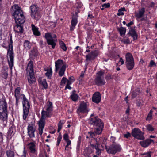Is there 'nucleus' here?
Wrapping results in <instances>:
<instances>
[{"label": "nucleus", "mask_w": 157, "mask_h": 157, "mask_svg": "<svg viewBox=\"0 0 157 157\" xmlns=\"http://www.w3.org/2000/svg\"><path fill=\"white\" fill-rule=\"evenodd\" d=\"M48 103L47 105L46 110L51 112L53 110V105L52 103L50 101H48Z\"/></svg>", "instance_id": "37"}, {"label": "nucleus", "mask_w": 157, "mask_h": 157, "mask_svg": "<svg viewBox=\"0 0 157 157\" xmlns=\"http://www.w3.org/2000/svg\"><path fill=\"white\" fill-rule=\"evenodd\" d=\"M96 143V144H91V147L95 148L96 149H98V143L97 141V139H95Z\"/></svg>", "instance_id": "43"}, {"label": "nucleus", "mask_w": 157, "mask_h": 157, "mask_svg": "<svg viewBox=\"0 0 157 157\" xmlns=\"http://www.w3.org/2000/svg\"><path fill=\"white\" fill-rule=\"evenodd\" d=\"M63 123H61V121H60L58 124V128L61 129L62 127Z\"/></svg>", "instance_id": "53"}, {"label": "nucleus", "mask_w": 157, "mask_h": 157, "mask_svg": "<svg viewBox=\"0 0 157 157\" xmlns=\"http://www.w3.org/2000/svg\"><path fill=\"white\" fill-rule=\"evenodd\" d=\"M7 105L4 98L0 99V114H8Z\"/></svg>", "instance_id": "11"}, {"label": "nucleus", "mask_w": 157, "mask_h": 157, "mask_svg": "<svg viewBox=\"0 0 157 157\" xmlns=\"http://www.w3.org/2000/svg\"><path fill=\"white\" fill-rule=\"evenodd\" d=\"M124 14V13L122 12L121 11H119V10H118V13H117L118 16L123 15Z\"/></svg>", "instance_id": "58"}, {"label": "nucleus", "mask_w": 157, "mask_h": 157, "mask_svg": "<svg viewBox=\"0 0 157 157\" xmlns=\"http://www.w3.org/2000/svg\"><path fill=\"white\" fill-rule=\"evenodd\" d=\"M33 67V62L30 60L28 64L26 69L27 78L30 85L35 82L36 80Z\"/></svg>", "instance_id": "2"}, {"label": "nucleus", "mask_w": 157, "mask_h": 157, "mask_svg": "<svg viewBox=\"0 0 157 157\" xmlns=\"http://www.w3.org/2000/svg\"><path fill=\"white\" fill-rule=\"evenodd\" d=\"M22 24H16V25L14 27V29L15 32L18 33H23V26Z\"/></svg>", "instance_id": "22"}, {"label": "nucleus", "mask_w": 157, "mask_h": 157, "mask_svg": "<svg viewBox=\"0 0 157 157\" xmlns=\"http://www.w3.org/2000/svg\"><path fill=\"white\" fill-rule=\"evenodd\" d=\"M127 34L128 36H131L132 37L133 40H135L137 39V35L135 31L134 28L131 27Z\"/></svg>", "instance_id": "21"}, {"label": "nucleus", "mask_w": 157, "mask_h": 157, "mask_svg": "<svg viewBox=\"0 0 157 157\" xmlns=\"http://www.w3.org/2000/svg\"><path fill=\"white\" fill-rule=\"evenodd\" d=\"M30 8L31 11V17L35 20H39L41 17V14L39 7L37 6L33 5L30 6Z\"/></svg>", "instance_id": "7"}, {"label": "nucleus", "mask_w": 157, "mask_h": 157, "mask_svg": "<svg viewBox=\"0 0 157 157\" xmlns=\"http://www.w3.org/2000/svg\"><path fill=\"white\" fill-rule=\"evenodd\" d=\"M21 88L20 87H17L14 91V96L15 97L21 96Z\"/></svg>", "instance_id": "33"}, {"label": "nucleus", "mask_w": 157, "mask_h": 157, "mask_svg": "<svg viewBox=\"0 0 157 157\" xmlns=\"http://www.w3.org/2000/svg\"><path fill=\"white\" fill-rule=\"evenodd\" d=\"M88 105V102H85L82 101L80 103L79 107L77 109L78 112L86 113L88 110L87 109V107Z\"/></svg>", "instance_id": "14"}, {"label": "nucleus", "mask_w": 157, "mask_h": 157, "mask_svg": "<svg viewBox=\"0 0 157 157\" xmlns=\"http://www.w3.org/2000/svg\"><path fill=\"white\" fill-rule=\"evenodd\" d=\"M69 80H70L71 82H73L75 81V79L73 77L71 76L69 78Z\"/></svg>", "instance_id": "62"}, {"label": "nucleus", "mask_w": 157, "mask_h": 157, "mask_svg": "<svg viewBox=\"0 0 157 157\" xmlns=\"http://www.w3.org/2000/svg\"><path fill=\"white\" fill-rule=\"evenodd\" d=\"M42 84L44 88L46 89L48 88V85L45 79H43L42 81Z\"/></svg>", "instance_id": "42"}, {"label": "nucleus", "mask_w": 157, "mask_h": 157, "mask_svg": "<svg viewBox=\"0 0 157 157\" xmlns=\"http://www.w3.org/2000/svg\"><path fill=\"white\" fill-rule=\"evenodd\" d=\"M96 150V153L97 155H99L101 152V150L100 149H99V148H98V149H97Z\"/></svg>", "instance_id": "56"}, {"label": "nucleus", "mask_w": 157, "mask_h": 157, "mask_svg": "<svg viewBox=\"0 0 157 157\" xmlns=\"http://www.w3.org/2000/svg\"><path fill=\"white\" fill-rule=\"evenodd\" d=\"M71 98L74 101H76L77 100L78 98V96L76 94V91L73 90L72 92V94L70 96Z\"/></svg>", "instance_id": "29"}, {"label": "nucleus", "mask_w": 157, "mask_h": 157, "mask_svg": "<svg viewBox=\"0 0 157 157\" xmlns=\"http://www.w3.org/2000/svg\"><path fill=\"white\" fill-rule=\"evenodd\" d=\"M66 66V64L63 60L59 59L55 62L56 71H57L60 68Z\"/></svg>", "instance_id": "17"}, {"label": "nucleus", "mask_w": 157, "mask_h": 157, "mask_svg": "<svg viewBox=\"0 0 157 157\" xmlns=\"http://www.w3.org/2000/svg\"><path fill=\"white\" fill-rule=\"evenodd\" d=\"M16 98V105L17 106L18 105V103L19 101V99L20 98V97H15Z\"/></svg>", "instance_id": "50"}, {"label": "nucleus", "mask_w": 157, "mask_h": 157, "mask_svg": "<svg viewBox=\"0 0 157 157\" xmlns=\"http://www.w3.org/2000/svg\"><path fill=\"white\" fill-rule=\"evenodd\" d=\"M10 11L13 17L23 13L21 7L17 4H15L12 6Z\"/></svg>", "instance_id": "12"}, {"label": "nucleus", "mask_w": 157, "mask_h": 157, "mask_svg": "<svg viewBox=\"0 0 157 157\" xmlns=\"http://www.w3.org/2000/svg\"><path fill=\"white\" fill-rule=\"evenodd\" d=\"M6 154L7 157H14L15 156L14 152L10 150L6 151Z\"/></svg>", "instance_id": "34"}, {"label": "nucleus", "mask_w": 157, "mask_h": 157, "mask_svg": "<svg viewBox=\"0 0 157 157\" xmlns=\"http://www.w3.org/2000/svg\"><path fill=\"white\" fill-rule=\"evenodd\" d=\"M38 55L37 51L35 49H33L31 50L29 56L30 57L32 58L33 56L34 57H36L38 56Z\"/></svg>", "instance_id": "36"}, {"label": "nucleus", "mask_w": 157, "mask_h": 157, "mask_svg": "<svg viewBox=\"0 0 157 157\" xmlns=\"http://www.w3.org/2000/svg\"><path fill=\"white\" fill-rule=\"evenodd\" d=\"M78 17L77 13H75V14H73L72 15V20L71 21V26L70 28V30L71 31H72L74 30L75 26L77 23Z\"/></svg>", "instance_id": "16"}, {"label": "nucleus", "mask_w": 157, "mask_h": 157, "mask_svg": "<svg viewBox=\"0 0 157 157\" xmlns=\"http://www.w3.org/2000/svg\"><path fill=\"white\" fill-rule=\"evenodd\" d=\"M51 112L47 110L42 111L41 117L38 122L39 133L40 135H41L43 133V130L45 124V119L46 117H51Z\"/></svg>", "instance_id": "3"}, {"label": "nucleus", "mask_w": 157, "mask_h": 157, "mask_svg": "<svg viewBox=\"0 0 157 157\" xmlns=\"http://www.w3.org/2000/svg\"><path fill=\"white\" fill-rule=\"evenodd\" d=\"M13 41L12 40V37L11 35L10 37V41L8 45V48L7 49V56H9L10 60H8V62L9 67L11 70L13 65V61L14 56V52L13 48Z\"/></svg>", "instance_id": "4"}, {"label": "nucleus", "mask_w": 157, "mask_h": 157, "mask_svg": "<svg viewBox=\"0 0 157 157\" xmlns=\"http://www.w3.org/2000/svg\"><path fill=\"white\" fill-rule=\"evenodd\" d=\"M112 78L113 77L111 76V75L110 74H108L105 77V78L107 81H108Z\"/></svg>", "instance_id": "48"}, {"label": "nucleus", "mask_w": 157, "mask_h": 157, "mask_svg": "<svg viewBox=\"0 0 157 157\" xmlns=\"http://www.w3.org/2000/svg\"><path fill=\"white\" fill-rule=\"evenodd\" d=\"M153 112V111L152 110L150 111L146 118L147 120L150 121L152 118V114Z\"/></svg>", "instance_id": "39"}, {"label": "nucleus", "mask_w": 157, "mask_h": 157, "mask_svg": "<svg viewBox=\"0 0 157 157\" xmlns=\"http://www.w3.org/2000/svg\"><path fill=\"white\" fill-rule=\"evenodd\" d=\"M13 17L16 24H22L25 21V19L24 15L23 13L18 14Z\"/></svg>", "instance_id": "13"}, {"label": "nucleus", "mask_w": 157, "mask_h": 157, "mask_svg": "<svg viewBox=\"0 0 157 157\" xmlns=\"http://www.w3.org/2000/svg\"><path fill=\"white\" fill-rule=\"evenodd\" d=\"M150 67H152L153 66H156V64L155 63L153 60H151L150 61Z\"/></svg>", "instance_id": "55"}, {"label": "nucleus", "mask_w": 157, "mask_h": 157, "mask_svg": "<svg viewBox=\"0 0 157 157\" xmlns=\"http://www.w3.org/2000/svg\"><path fill=\"white\" fill-rule=\"evenodd\" d=\"M66 66H63L60 68V70L59 71V75L60 77H62L64 74L65 71L66 70Z\"/></svg>", "instance_id": "32"}, {"label": "nucleus", "mask_w": 157, "mask_h": 157, "mask_svg": "<svg viewBox=\"0 0 157 157\" xmlns=\"http://www.w3.org/2000/svg\"><path fill=\"white\" fill-rule=\"evenodd\" d=\"M97 56V54L95 52L92 51L86 56L85 60L87 61L94 60Z\"/></svg>", "instance_id": "20"}, {"label": "nucleus", "mask_w": 157, "mask_h": 157, "mask_svg": "<svg viewBox=\"0 0 157 157\" xmlns=\"http://www.w3.org/2000/svg\"><path fill=\"white\" fill-rule=\"evenodd\" d=\"M133 24V22L132 21H131L129 23H128V24H126V25L128 27H129L130 26H131Z\"/></svg>", "instance_id": "61"}, {"label": "nucleus", "mask_w": 157, "mask_h": 157, "mask_svg": "<svg viewBox=\"0 0 157 157\" xmlns=\"http://www.w3.org/2000/svg\"><path fill=\"white\" fill-rule=\"evenodd\" d=\"M3 140V136L2 133H0V142Z\"/></svg>", "instance_id": "64"}, {"label": "nucleus", "mask_w": 157, "mask_h": 157, "mask_svg": "<svg viewBox=\"0 0 157 157\" xmlns=\"http://www.w3.org/2000/svg\"><path fill=\"white\" fill-rule=\"evenodd\" d=\"M28 145L29 146L30 152L33 153H34L36 151V145L35 143L34 142H30L28 144Z\"/></svg>", "instance_id": "26"}, {"label": "nucleus", "mask_w": 157, "mask_h": 157, "mask_svg": "<svg viewBox=\"0 0 157 157\" xmlns=\"http://www.w3.org/2000/svg\"><path fill=\"white\" fill-rule=\"evenodd\" d=\"M154 143L153 140L150 139H147L140 142V144L141 146L144 147H148L151 143Z\"/></svg>", "instance_id": "18"}, {"label": "nucleus", "mask_w": 157, "mask_h": 157, "mask_svg": "<svg viewBox=\"0 0 157 157\" xmlns=\"http://www.w3.org/2000/svg\"><path fill=\"white\" fill-rule=\"evenodd\" d=\"M47 44L49 45H51L52 49H54L56 44L57 40L55 39H48L47 41Z\"/></svg>", "instance_id": "24"}, {"label": "nucleus", "mask_w": 157, "mask_h": 157, "mask_svg": "<svg viewBox=\"0 0 157 157\" xmlns=\"http://www.w3.org/2000/svg\"><path fill=\"white\" fill-rule=\"evenodd\" d=\"M144 132L141 131L138 128H135L132 129L131 135L132 136L138 139L143 140L145 138L144 136Z\"/></svg>", "instance_id": "10"}, {"label": "nucleus", "mask_w": 157, "mask_h": 157, "mask_svg": "<svg viewBox=\"0 0 157 157\" xmlns=\"http://www.w3.org/2000/svg\"><path fill=\"white\" fill-rule=\"evenodd\" d=\"M104 72L101 71L97 73V75L96 77L94 82L96 85L98 86L104 85L105 84V81L103 76Z\"/></svg>", "instance_id": "8"}, {"label": "nucleus", "mask_w": 157, "mask_h": 157, "mask_svg": "<svg viewBox=\"0 0 157 157\" xmlns=\"http://www.w3.org/2000/svg\"><path fill=\"white\" fill-rule=\"evenodd\" d=\"M110 6V3H107L104 4L102 5V6L103 7L109 8Z\"/></svg>", "instance_id": "52"}, {"label": "nucleus", "mask_w": 157, "mask_h": 157, "mask_svg": "<svg viewBox=\"0 0 157 157\" xmlns=\"http://www.w3.org/2000/svg\"><path fill=\"white\" fill-rule=\"evenodd\" d=\"M67 79L65 77H63L62 78V79L61 81V82H60V84H61V85H63L65 83H66V82L67 80Z\"/></svg>", "instance_id": "45"}, {"label": "nucleus", "mask_w": 157, "mask_h": 157, "mask_svg": "<svg viewBox=\"0 0 157 157\" xmlns=\"http://www.w3.org/2000/svg\"><path fill=\"white\" fill-rule=\"evenodd\" d=\"M143 155H146V156H144V157H147L149 155H151V152L150 151L148 152H146V153H144L143 154Z\"/></svg>", "instance_id": "60"}, {"label": "nucleus", "mask_w": 157, "mask_h": 157, "mask_svg": "<svg viewBox=\"0 0 157 157\" xmlns=\"http://www.w3.org/2000/svg\"><path fill=\"white\" fill-rule=\"evenodd\" d=\"M121 41L125 44H129L130 42L128 38L126 39H124L121 40Z\"/></svg>", "instance_id": "46"}, {"label": "nucleus", "mask_w": 157, "mask_h": 157, "mask_svg": "<svg viewBox=\"0 0 157 157\" xmlns=\"http://www.w3.org/2000/svg\"><path fill=\"white\" fill-rule=\"evenodd\" d=\"M125 57L127 68L129 70H132L134 67V59L132 55L129 53H128L126 54Z\"/></svg>", "instance_id": "9"}, {"label": "nucleus", "mask_w": 157, "mask_h": 157, "mask_svg": "<svg viewBox=\"0 0 157 157\" xmlns=\"http://www.w3.org/2000/svg\"><path fill=\"white\" fill-rule=\"evenodd\" d=\"M32 29L34 35L39 36L41 34L38 31V28L36 27L33 24L31 25Z\"/></svg>", "instance_id": "25"}, {"label": "nucleus", "mask_w": 157, "mask_h": 157, "mask_svg": "<svg viewBox=\"0 0 157 157\" xmlns=\"http://www.w3.org/2000/svg\"><path fill=\"white\" fill-rule=\"evenodd\" d=\"M124 137L126 138H128V137H130L131 134L129 132H127L126 134H124Z\"/></svg>", "instance_id": "54"}, {"label": "nucleus", "mask_w": 157, "mask_h": 157, "mask_svg": "<svg viewBox=\"0 0 157 157\" xmlns=\"http://www.w3.org/2000/svg\"><path fill=\"white\" fill-rule=\"evenodd\" d=\"M81 137L80 136H79L78 137V141L77 144L80 145L81 142Z\"/></svg>", "instance_id": "63"}, {"label": "nucleus", "mask_w": 157, "mask_h": 157, "mask_svg": "<svg viewBox=\"0 0 157 157\" xmlns=\"http://www.w3.org/2000/svg\"><path fill=\"white\" fill-rule=\"evenodd\" d=\"M63 139L65 140L66 142H68L69 141H71L69 140V137L67 133H65L63 136Z\"/></svg>", "instance_id": "41"}, {"label": "nucleus", "mask_w": 157, "mask_h": 157, "mask_svg": "<svg viewBox=\"0 0 157 157\" xmlns=\"http://www.w3.org/2000/svg\"><path fill=\"white\" fill-rule=\"evenodd\" d=\"M27 155V151L26 150L25 147H24L23 154L21 155V157H26Z\"/></svg>", "instance_id": "47"}, {"label": "nucleus", "mask_w": 157, "mask_h": 157, "mask_svg": "<svg viewBox=\"0 0 157 157\" xmlns=\"http://www.w3.org/2000/svg\"><path fill=\"white\" fill-rule=\"evenodd\" d=\"M3 69L5 71H3L2 73V76L3 78H7L8 75L7 73L8 67H4Z\"/></svg>", "instance_id": "31"}, {"label": "nucleus", "mask_w": 157, "mask_h": 157, "mask_svg": "<svg viewBox=\"0 0 157 157\" xmlns=\"http://www.w3.org/2000/svg\"><path fill=\"white\" fill-rule=\"evenodd\" d=\"M145 12V8H142L139 10L138 13H135V16L137 18H140L144 16Z\"/></svg>", "instance_id": "23"}, {"label": "nucleus", "mask_w": 157, "mask_h": 157, "mask_svg": "<svg viewBox=\"0 0 157 157\" xmlns=\"http://www.w3.org/2000/svg\"><path fill=\"white\" fill-rule=\"evenodd\" d=\"M147 129L149 131H152L154 130V128L151 124H148L146 126Z\"/></svg>", "instance_id": "44"}, {"label": "nucleus", "mask_w": 157, "mask_h": 157, "mask_svg": "<svg viewBox=\"0 0 157 157\" xmlns=\"http://www.w3.org/2000/svg\"><path fill=\"white\" fill-rule=\"evenodd\" d=\"M88 123L90 125L96 127L94 129V133L96 134L100 135L101 133L104 128V123L97 116L90 117Z\"/></svg>", "instance_id": "1"}, {"label": "nucleus", "mask_w": 157, "mask_h": 157, "mask_svg": "<svg viewBox=\"0 0 157 157\" xmlns=\"http://www.w3.org/2000/svg\"><path fill=\"white\" fill-rule=\"evenodd\" d=\"M93 102L98 103L101 101V94L99 92H96L93 95L92 97Z\"/></svg>", "instance_id": "19"}, {"label": "nucleus", "mask_w": 157, "mask_h": 157, "mask_svg": "<svg viewBox=\"0 0 157 157\" xmlns=\"http://www.w3.org/2000/svg\"><path fill=\"white\" fill-rule=\"evenodd\" d=\"M117 30L119 32L120 35L121 36H123L125 35L126 29L125 28L121 27L117 28Z\"/></svg>", "instance_id": "28"}, {"label": "nucleus", "mask_w": 157, "mask_h": 157, "mask_svg": "<svg viewBox=\"0 0 157 157\" xmlns=\"http://www.w3.org/2000/svg\"><path fill=\"white\" fill-rule=\"evenodd\" d=\"M52 73V69L51 68L49 69V70L47 69V72L45 73V75L48 78H49L51 77Z\"/></svg>", "instance_id": "38"}, {"label": "nucleus", "mask_w": 157, "mask_h": 157, "mask_svg": "<svg viewBox=\"0 0 157 157\" xmlns=\"http://www.w3.org/2000/svg\"><path fill=\"white\" fill-rule=\"evenodd\" d=\"M8 114H0V119L4 124L7 123Z\"/></svg>", "instance_id": "27"}, {"label": "nucleus", "mask_w": 157, "mask_h": 157, "mask_svg": "<svg viewBox=\"0 0 157 157\" xmlns=\"http://www.w3.org/2000/svg\"><path fill=\"white\" fill-rule=\"evenodd\" d=\"M84 72L83 71H82L80 75V77L78 78V80L80 81H82V78H83L84 76Z\"/></svg>", "instance_id": "49"}, {"label": "nucleus", "mask_w": 157, "mask_h": 157, "mask_svg": "<svg viewBox=\"0 0 157 157\" xmlns=\"http://www.w3.org/2000/svg\"><path fill=\"white\" fill-rule=\"evenodd\" d=\"M121 63V65L123 64L124 63L123 60L121 58H120V60L119 61V63Z\"/></svg>", "instance_id": "59"}, {"label": "nucleus", "mask_w": 157, "mask_h": 157, "mask_svg": "<svg viewBox=\"0 0 157 157\" xmlns=\"http://www.w3.org/2000/svg\"><path fill=\"white\" fill-rule=\"evenodd\" d=\"M36 130L35 127L33 125L29 124L27 128V133L30 138L35 137V132Z\"/></svg>", "instance_id": "15"}, {"label": "nucleus", "mask_w": 157, "mask_h": 157, "mask_svg": "<svg viewBox=\"0 0 157 157\" xmlns=\"http://www.w3.org/2000/svg\"><path fill=\"white\" fill-rule=\"evenodd\" d=\"M62 138V136L61 134L60 133H59V135H58V137L57 138V141H61V140Z\"/></svg>", "instance_id": "57"}, {"label": "nucleus", "mask_w": 157, "mask_h": 157, "mask_svg": "<svg viewBox=\"0 0 157 157\" xmlns=\"http://www.w3.org/2000/svg\"><path fill=\"white\" fill-rule=\"evenodd\" d=\"M105 149L108 153L112 155H115L117 152L121 151L122 149L121 146L114 142L109 146H106Z\"/></svg>", "instance_id": "5"}, {"label": "nucleus", "mask_w": 157, "mask_h": 157, "mask_svg": "<svg viewBox=\"0 0 157 157\" xmlns=\"http://www.w3.org/2000/svg\"><path fill=\"white\" fill-rule=\"evenodd\" d=\"M23 97L22 104L23 106V118L25 120L28 115L30 108V104L25 96L23 94H21Z\"/></svg>", "instance_id": "6"}, {"label": "nucleus", "mask_w": 157, "mask_h": 157, "mask_svg": "<svg viewBox=\"0 0 157 157\" xmlns=\"http://www.w3.org/2000/svg\"><path fill=\"white\" fill-rule=\"evenodd\" d=\"M45 37L47 41L48 39H52V35L50 33H45Z\"/></svg>", "instance_id": "40"}, {"label": "nucleus", "mask_w": 157, "mask_h": 157, "mask_svg": "<svg viewBox=\"0 0 157 157\" xmlns=\"http://www.w3.org/2000/svg\"><path fill=\"white\" fill-rule=\"evenodd\" d=\"M59 42L60 47L61 48L63 51H66L67 50V48L65 44L63 41L60 40H59Z\"/></svg>", "instance_id": "30"}, {"label": "nucleus", "mask_w": 157, "mask_h": 157, "mask_svg": "<svg viewBox=\"0 0 157 157\" xmlns=\"http://www.w3.org/2000/svg\"><path fill=\"white\" fill-rule=\"evenodd\" d=\"M24 46L26 49H29L31 47L29 41L27 40H25L24 43Z\"/></svg>", "instance_id": "35"}, {"label": "nucleus", "mask_w": 157, "mask_h": 157, "mask_svg": "<svg viewBox=\"0 0 157 157\" xmlns=\"http://www.w3.org/2000/svg\"><path fill=\"white\" fill-rule=\"evenodd\" d=\"M88 135L91 138H94L95 136V134L94 132H89L88 133Z\"/></svg>", "instance_id": "51"}]
</instances>
